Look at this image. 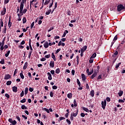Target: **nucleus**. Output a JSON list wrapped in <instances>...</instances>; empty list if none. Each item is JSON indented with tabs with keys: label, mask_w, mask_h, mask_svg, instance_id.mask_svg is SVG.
Listing matches in <instances>:
<instances>
[{
	"label": "nucleus",
	"mask_w": 125,
	"mask_h": 125,
	"mask_svg": "<svg viewBox=\"0 0 125 125\" xmlns=\"http://www.w3.org/2000/svg\"><path fill=\"white\" fill-rule=\"evenodd\" d=\"M27 0H21V2L20 7V13L21 14L23 11V8H24V3H26Z\"/></svg>",
	"instance_id": "nucleus-1"
},
{
	"label": "nucleus",
	"mask_w": 125,
	"mask_h": 125,
	"mask_svg": "<svg viewBox=\"0 0 125 125\" xmlns=\"http://www.w3.org/2000/svg\"><path fill=\"white\" fill-rule=\"evenodd\" d=\"M124 9H125V6H124L123 4H120L117 6V11L118 12H120V11H122V10H124Z\"/></svg>",
	"instance_id": "nucleus-2"
},
{
	"label": "nucleus",
	"mask_w": 125,
	"mask_h": 125,
	"mask_svg": "<svg viewBox=\"0 0 125 125\" xmlns=\"http://www.w3.org/2000/svg\"><path fill=\"white\" fill-rule=\"evenodd\" d=\"M98 74V71H96V70H94L93 74L90 77L91 80H93L94 78H95L97 74Z\"/></svg>",
	"instance_id": "nucleus-3"
},
{
	"label": "nucleus",
	"mask_w": 125,
	"mask_h": 125,
	"mask_svg": "<svg viewBox=\"0 0 125 125\" xmlns=\"http://www.w3.org/2000/svg\"><path fill=\"white\" fill-rule=\"evenodd\" d=\"M101 104L103 109L105 110V108H106V105H107V102L106 101V100H104V101H102Z\"/></svg>",
	"instance_id": "nucleus-4"
},
{
	"label": "nucleus",
	"mask_w": 125,
	"mask_h": 125,
	"mask_svg": "<svg viewBox=\"0 0 125 125\" xmlns=\"http://www.w3.org/2000/svg\"><path fill=\"white\" fill-rule=\"evenodd\" d=\"M79 114V108H76V111H74L73 114H71L72 116L73 117H77Z\"/></svg>",
	"instance_id": "nucleus-5"
},
{
	"label": "nucleus",
	"mask_w": 125,
	"mask_h": 125,
	"mask_svg": "<svg viewBox=\"0 0 125 125\" xmlns=\"http://www.w3.org/2000/svg\"><path fill=\"white\" fill-rule=\"evenodd\" d=\"M9 79H11V75L9 74L5 75L4 80H9Z\"/></svg>",
	"instance_id": "nucleus-6"
},
{
	"label": "nucleus",
	"mask_w": 125,
	"mask_h": 125,
	"mask_svg": "<svg viewBox=\"0 0 125 125\" xmlns=\"http://www.w3.org/2000/svg\"><path fill=\"white\" fill-rule=\"evenodd\" d=\"M6 13V8L5 7L3 8V10L1 12V15L3 16Z\"/></svg>",
	"instance_id": "nucleus-7"
},
{
	"label": "nucleus",
	"mask_w": 125,
	"mask_h": 125,
	"mask_svg": "<svg viewBox=\"0 0 125 125\" xmlns=\"http://www.w3.org/2000/svg\"><path fill=\"white\" fill-rule=\"evenodd\" d=\"M10 21H11V16L9 17V21H8V27L9 28H10V27H11V26H12V23L11 22H10Z\"/></svg>",
	"instance_id": "nucleus-8"
},
{
	"label": "nucleus",
	"mask_w": 125,
	"mask_h": 125,
	"mask_svg": "<svg viewBox=\"0 0 125 125\" xmlns=\"http://www.w3.org/2000/svg\"><path fill=\"white\" fill-rule=\"evenodd\" d=\"M47 75L48 76V80L51 81V80H52V76L51 75V74L50 72H48Z\"/></svg>",
	"instance_id": "nucleus-9"
},
{
	"label": "nucleus",
	"mask_w": 125,
	"mask_h": 125,
	"mask_svg": "<svg viewBox=\"0 0 125 125\" xmlns=\"http://www.w3.org/2000/svg\"><path fill=\"white\" fill-rule=\"evenodd\" d=\"M12 89H13V92H17V91H18V88H17V86H14L12 87Z\"/></svg>",
	"instance_id": "nucleus-10"
},
{
	"label": "nucleus",
	"mask_w": 125,
	"mask_h": 125,
	"mask_svg": "<svg viewBox=\"0 0 125 125\" xmlns=\"http://www.w3.org/2000/svg\"><path fill=\"white\" fill-rule=\"evenodd\" d=\"M68 33H69V31H68V30H65L62 37L65 38V37H66V35H67Z\"/></svg>",
	"instance_id": "nucleus-11"
},
{
	"label": "nucleus",
	"mask_w": 125,
	"mask_h": 125,
	"mask_svg": "<svg viewBox=\"0 0 125 125\" xmlns=\"http://www.w3.org/2000/svg\"><path fill=\"white\" fill-rule=\"evenodd\" d=\"M86 48H87V46L85 45L83 47V48L81 49V51H83V52H84L85 50H86Z\"/></svg>",
	"instance_id": "nucleus-12"
},
{
	"label": "nucleus",
	"mask_w": 125,
	"mask_h": 125,
	"mask_svg": "<svg viewBox=\"0 0 125 125\" xmlns=\"http://www.w3.org/2000/svg\"><path fill=\"white\" fill-rule=\"evenodd\" d=\"M27 11V9H24L22 10V13L21 14V16H23V14H25Z\"/></svg>",
	"instance_id": "nucleus-13"
},
{
	"label": "nucleus",
	"mask_w": 125,
	"mask_h": 125,
	"mask_svg": "<svg viewBox=\"0 0 125 125\" xmlns=\"http://www.w3.org/2000/svg\"><path fill=\"white\" fill-rule=\"evenodd\" d=\"M27 67H28V62H25L24 65L23 66V70H26Z\"/></svg>",
	"instance_id": "nucleus-14"
},
{
	"label": "nucleus",
	"mask_w": 125,
	"mask_h": 125,
	"mask_svg": "<svg viewBox=\"0 0 125 125\" xmlns=\"http://www.w3.org/2000/svg\"><path fill=\"white\" fill-rule=\"evenodd\" d=\"M50 66L52 68L54 67V61H51L50 62Z\"/></svg>",
	"instance_id": "nucleus-15"
},
{
	"label": "nucleus",
	"mask_w": 125,
	"mask_h": 125,
	"mask_svg": "<svg viewBox=\"0 0 125 125\" xmlns=\"http://www.w3.org/2000/svg\"><path fill=\"white\" fill-rule=\"evenodd\" d=\"M82 81H85V80H86V77H85V75H84V74H82Z\"/></svg>",
	"instance_id": "nucleus-16"
},
{
	"label": "nucleus",
	"mask_w": 125,
	"mask_h": 125,
	"mask_svg": "<svg viewBox=\"0 0 125 125\" xmlns=\"http://www.w3.org/2000/svg\"><path fill=\"white\" fill-rule=\"evenodd\" d=\"M118 54H119L118 51H115V53L112 54V57H113V58H116V56L118 55Z\"/></svg>",
	"instance_id": "nucleus-17"
},
{
	"label": "nucleus",
	"mask_w": 125,
	"mask_h": 125,
	"mask_svg": "<svg viewBox=\"0 0 125 125\" xmlns=\"http://www.w3.org/2000/svg\"><path fill=\"white\" fill-rule=\"evenodd\" d=\"M121 64H122V62H119L118 64H116V66H115V70H118V69H119V67H120V65H121Z\"/></svg>",
	"instance_id": "nucleus-18"
},
{
	"label": "nucleus",
	"mask_w": 125,
	"mask_h": 125,
	"mask_svg": "<svg viewBox=\"0 0 125 125\" xmlns=\"http://www.w3.org/2000/svg\"><path fill=\"white\" fill-rule=\"evenodd\" d=\"M29 91V88L28 87H25V90H24V94L25 95H27L28 94V92Z\"/></svg>",
	"instance_id": "nucleus-19"
},
{
	"label": "nucleus",
	"mask_w": 125,
	"mask_h": 125,
	"mask_svg": "<svg viewBox=\"0 0 125 125\" xmlns=\"http://www.w3.org/2000/svg\"><path fill=\"white\" fill-rule=\"evenodd\" d=\"M29 48L30 49V51L33 52V48L32 47V45H31V39L29 40Z\"/></svg>",
	"instance_id": "nucleus-20"
},
{
	"label": "nucleus",
	"mask_w": 125,
	"mask_h": 125,
	"mask_svg": "<svg viewBox=\"0 0 125 125\" xmlns=\"http://www.w3.org/2000/svg\"><path fill=\"white\" fill-rule=\"evenodd\" d=\"M44 47H45V48H47V47H48L49 45H48V42H45L44 44Z\"/></svg>",
	"instance_id": "nucleus-21"
},
{
	"label": "nucleus",
	"mask_w": 125,
	"mask_h": 125,
	"mask_svg": "<svg viewBox=\"0 0 125 125\" xmlns=\"http://www.w3.org/2000/svg\"><path fill=\"white\" fill-rule=\"evenodd\" d=\"M50 13H51V9H50L49 10H47L45 12V15H49L50 14Z\"/></svg>",
	"instance_id": "nucleus-22"
},
{
	"label": "nucleus",
	"mask_w": 125,
	"mask_h": 125,
	"mask_svg": "<svg viewBox=\"0 0 125 125\" xmlns=\"http://www.w3.org/2000/svg\"><path fill=\"white\" fill-rule=\"evenodd\" d=\"M23 71L21 70V73H20V76L21 78V79H22V80H24V75H23Z\"/></svg>",
	"instance_id": "nucleus-23"
},
{
	"label": "nucleus",
	"mask_w": 125,
	"mask_h": 125,
	"mask_svg": "<svg viewBox=\"0 0 125 125\" xmlns=\"http://www.w3.org/2000/svg\"><path fill=\"white\" fill-rule=\"evenodd\" d=\"M90 95H91V96H92V97H94V90H92L90 91Z\"/></svg>",
	"instance_id": "nucleus-24"
},
{
	"label": "nucleus",
	"mask_w": 125,
	"mask_h": 125,
	"mask_svg": "<svg viewBox=\"0 0 125 125\" xmlns=\"http://www.w3.org/2000/svg\"><path fill=\"white\" fill-rule=\"evenodd\" d=\"M52 58H53L54 61H56V57H55V55H54V53H52Z\"/></svg>",
	"instance_id": "nucleus-25"
},
{
	"label": "nucleus",
	"mask_w": 125,
	"mask_h": 125,
	"mask_svg": "<svg viewBox=\"0 0 125 125\" xmlns=\"http://www.w3.org/2000/svg\"><path fill=\"white\" fill-rule=\"evenodd\" d=\"M21 108L22 109V110H27V106H26L25 105L22 104L21 106Z\"/></svg>",
	"instance_id": "nucleus-26"
},
{
	"label": "nucleus",
	"mask_w": 125,
	"mask_h": 125,
	"mask_svg": "<svg viewBox=\"0 0 125 125\" xmlns=\"http://www.w3.org/2000/svg\"><path fill=\"white\" fill-rule=\"evenodd\" d=\"M82 109H83V110L85 112H87V113H88V112H89V110H88V108H87L86 107H83Z\"/></svg>",
	"instance_id": "nucleus-27"
},
{
	"label": "nucleus",
	"mask_w": 125,
	"mask_h": 125,
	"mask_svg": "<svg viewBox=\"0 0 125 125\" xmlns=\"http://www.w3.org/2000/svg\"><path fill=\"white\" fill-rule=\"evenodd\" d=\"M0 25L1 27H3V21L1 18L0 19Z\"/></svg>",
	"instance_id": "nucleus-28"
},
{
	"label": "nucleus",
	"mask_w": 125,
	"mask_h": 125,
	"mask_svg": "<svg viewBox=\"0 0 125 125\" xmlns=\"http://www.w3.org/2000/svg\"><path fill=\"white\" fill-rule=\"evenodd\" d=\"M72 95H73V94H72L71 93H69L67 94L68 98H69V99H71V98H72Z\"/></svg>",
	"instance_id": "nucleus-29"
},
{
	"label": "nucleus",
	"mask_w": 125,
	"mask_h": 125,
	"mask_svg": "<svg viewBox=\"0 0 125 125\" xmlns=\"http://www.w3.org/2000/svg\"><path fill=\"white\" fill-rule=\"evenodd\" d=\"M124 93V91H122V90H120L119 91V92L118 93V95L120 97H121V96H122L123 95Z\"/></svg>",
	"instance_id": "nucleus-30"
},
{
	"label": "nucleus",
	"mask_w": 125,
	"mask_h": 125,
	"mask_svg": "<svg viewBox=\"0 0 125 125\" xmlns=\"http://www.w3.org/2000/svg\"><path fill=\"white\" fill-rule=\"evenodd\" d=\"M27 22V19H26V17H23L22 19V23L23 24H25Z\"/></svg>",
	"instance_id": "nucleus-31"
},
{
	"label": "nucleus",
	"mask_w": 125,
	"mask_h": 125,
	"mask_svg": "<svg viewBox=\"0 0 125 125\" xmlns=\"http://www.w3.org/2000/svg\"><path fill=\"white\" fill-rule=\"evenodd\" d=\"M49 2H50V0H45V2L44 3V5H46L49 3Z\"/></svg>",
	"instance_id": "nucleus-32"
},
{
	"label": "nucleus",
	"mask_w": 125,
	"mask_h": 125,
	"mask_svg": "<svg viewBox=\"0 0 125 125\" xmlns=\"http://www.w3.org/2000/svg\"><path fill=\"white\" fill-rule=\"evenodd\" d=\"M73 103H74V107H77V106H78V104H77V101H76V99L74 100Z\"/></svg>",
	"instance_id": "nucleus-33"
},
{
	"label": "nucleus",
	"mask_w": 125,
	"mask_h": 125,
	"mask_svg": "<svg viewBox=\"0 0 125 125\" xmlns=\"http://www.w3.org/2000/svg\"><path fill=\"white\" fill-rule=\"evenodd\" d=\"M4 42H5V37L4 38H3V39L2 40V42H1V46H4Z\"/></svg>",
	"instance_id": "nucleus-34"
},
{
	"label": "nucleus",
	"mask_w": 125,
	"mask_h": 125,
	"mask_svg": "<svg viewBox=\"0 0 125 125\" xmlns=\"http://www.w3.org/2000/svg\"><path fill=\"white\" fill-rule=\"evenodd\" d=\"M77 83H78L79 86L81 87V82H80V80H79V79H77Z\"/></svg>",
	"instance_id": "nucleus-35"
},
{
	"label": "nucleus",
	"mask_w": 125,
	"mask_h": 125,
	"mask_svg": "<svg viewBox=\"0 0 125 125\" xmlns=\"http://www.w3.org/2000/svg\"><path fill=\"white\" fill-rule=\"evenodd\" d=\"M54 0H51L52 2L50 3V5H49V8H51V7L52 6V5H53V2H54Z\"/></svg>",
	"instance_id": "nucleus-36"
},
{
	"label": "nucleus",
	"mask_w": 125,
	"mask_h": 125,
	"mask_svg": "<svg viewBox=\"0 0 125 125\" xmlns=\"http://www.w3.org/2000/svg\"><path fill=\"white\" fill-rule=\"evenodd\" d=\"M10 53V50H8L6 54H5V57H8V56L9 55Z\"/></svg>",
	"instance_id": "nucleus-37"
},
{
	"label": "nucleus",
	"mask_w": 125,
	"mask_h": 125,
	"mask_svg": "<svg viewBox=\"0 0 125 125\" xmlns=\"http://www.w3.org/2000/svg\"><path fill=\"white\" fill-rule=\"evenodd\" d=\"M93 73H94V72L93 71V68H92V69L89 72V76H90V75H92V74H93Z\"/></svg>",
	"instance_id": "nucleus-38"
},
{
	"label": "nucleus",
	"mask_w": 125,
	"mask_h": 125,
	"mask_svg": "<svg viewBox=\"0 0 125 125\" xmlns=\"http://www.w3.org/2000/svg\"><path fill=\"white\" fill-rule=\"evenodd\" d=\"M55 73L56 74H59V73H60V68H57L55 71Z\"/></svg>",
	"instance_id": "nucleus-39"
},
{
	"label": "nucleus",
	"mask_w": 125,
	"mask_h": 125,
	"mask_svg": "<svg viewBox=\"0 0 125 125\" xmlns=\"http://www.w3.org/2000/svg\"><path fill=\"white\" fill-rule=\"evenodd\" d=\"M12 83V82H11V81H8L6 83V85H10V84H11Z\"/></svg>",
	"instance_id": "nucleus-40"
},
{
	"label": "nucleus",
	"mask_w": 125,
	"mask_h": 125,
	"mask_svg": "<svg viewBox=\"0 0 125 125\" xmlns=\"http://www.w3.org/2000/svg\"><path fill=\"white\" fill-rule=\"evenodd\" d=\"M96 57V53H94L92 54V55L91 56V58H95Z\"/></svg>",
	"instance_id": "nucleus-41"
},
{
	"label": "nucleus",
	"mask_w": 125,
	"mask_h": 125,
	"mask_svg": "<svg viewBox=\"0 0 125 125\" xmlns=\"http://www.w3.org/2000/svg\"><path fill=\"white\" fill-rule=\"evenodd\" d=\"M0 64H2V65H3V64H4V59H2L1 60V61H0Z\"/></svg>",
	"instance_id": "nucleus-42"
},
{
	"label": "nucleus",
	"mask_w": 125,
	"mask_h": 125,
	"mask_svg": "<svg viewBox=\"0 0 125 125\" xmlns=\"http://www.w3.org/2000/svg\"><path fill=\"white\" fill-rule=\"evenodd\" d=\"M21 103H26V99L23 98L22 100H21Z\"/></svg>",
	"instance_id": "nucleus-43"
},
{
	"label": "nucleus",
	"mask_w": 125,
	"mask_h": 125,
	"mask_svg": "<svg viewBox=\"0 0 125 125\" xmlns=\"http://www.w3.org/2000/svg\"><path fill=\"white\" fill-rule=\"evenodd\" d=\"M3 34H6V26H4V29L3 30Z\"/></svg>",
	"instance_id": "nucleus-44"
},
{
	"label": "nucleus",
	"mask_w": 125,
	"mask_h": 125,
	"mask_svg": "<svg viewBox=\"0 0 125 125\" xmlns=\"http://www.w3.org/2000/svg\"><path fill=\"white\" fill-rule=\"evenodd\" d=\"M32 52H32V51H30L29 52V55H28V58H29V59H31V56L32 55Z\"/></svg>",
	"instance_id": "nucleus-45"
},
{
	"label": "nucleus",
	"mask_w": 125,
	"mask_h": 125,
	"mask_svg": "<svg viewBox=\"0 0 125 125\" xmlns=\"http://www.w3.org/2000/svg\"><path fill=\"white\" fill-rule=\"evenodd\" d=\"M43 110L44 111H45L46 112H47V113H48V114H49L50 112H49V109L46 108H44Z\"/></svg>",
	"instance_id": "nucleus-46"
},
{
	"label": "nucleus",
	"mask_w": 125,
	"mask_h": 125,
	"mask_svg": "<svg viewBox=\"0 0 125 125\" xmlns=\"http://www.w3.org/2000/svg\"><path fill=\"white\" fill-rule=\"evenodd\" d=\"M62 120H65V117H60L59 120H58V121L60 122L62 121Z\"/></svg>",
	"instance_id": "nucleus-47"
},
{
	"label": "nucleus",
	"mask_w": 125,
	"mask_h": 125,
	"mask_svg": "<svg viewBox=\"0 0 125 125\" xmlns=\"http://www.w3.org/2000/svg\"><path fill=\"white\" fill-rule=\"evenodd\" d=\"M117 40H118V35H116L114 39H113V42H116V41H117Z\"/></svg>",
	"instance_id": "nucleus-48"
},
{
	"label": "nucleus",
	"mask_w": 125,
	"mask_h": 125,
	"mask_svg": "<svg viewBox=\"0 0 125 125\" xmlns=\"http://www.w3.org/2000/svg\"><path fill=\"white\" fill-rule=\"evenodd\" d=\"M54 94V93H53V91H51L50 92V97H53Z\"/></svg>",
	"instance_id": "nucleus-49"
},
{
	"label": "nucleus",
	"mask_w": 125,
	"mask_h": 125,
	"mask_svg": "<svg viewBox=\"0 0 125 125\" xmlns=\"http://www.w3.org/2000/svg\"><path fill=\"white\" fill-rule=\"evenodd\" d=\"M34 25H35V21H33V22L31 23V25H30L31 29H33V27H34Z\"/></svg>",
	"instance_id": "nucleus-50"
},
{
	"label": "nucleus",
	"mask_w": 125,
	"mask_h": 125,
	"mask_svg": "<svg viewBox=\"0 0 125 125\" xmlns=\"http://www.w3.org/2000/svg\"><path fill=\"white\" fill-rule=\"evenodd\" d=\"M12 125H15L17 124V122H16V121L14 120L13 122H12Z\"/></svg>",
	"instance_id": "nucleus-51"
},
{
	"label": "nucleus",
	"mask_w": 125,
	"mask_h": 125,
	"mask_svg": "<svg viewBox=\"0 0 125 125\" xmlns=\"http://www.w3.org/2000/svg\"><path fill=\"white\" fill-rule=\"evenodd\" d=\"M80 116L82 117V118H84L85 116V113H81Z\"/></svg>",
	"instance_id": "nucleus-52"
},
{
	"label": "nucleus",
	"mask_w": 125,
	"mask_h": 125,
	"mask_svg": "<svg viewBox=\"0 0 125 125\" xmlns=\"http://www.w3.org/2000/svg\"><path fill=\"white\" fill-rule=\"evenodd\" d=\"M116 61H117V58H114L113 60V62H112L113 65H114V63H115V62H116Z\"/></svg>",
	"instance_id": "nucleus-53"
},
{
	"label": "nucleus",
	"mask_w": 125,
	"mask_h": 125,
	"mask_svg": "<svg viewBox=\"0 0 125 125\" xmlns=\"http://www.w3.org/2000/svg\"><path fill=\"white\" fill-rule=\"evenodd\" d=\"M29 90L30 92H33L34 91V88L29 87Z\"/></svg>",
	"instance_id": "nucleus-54"
},
{
	"label": "nucleus",
	"mask_w": 125,
	"mask_h": 125,
	"mask_svg": "<svg viewBox=\"0 0 125 125\" xmlns=\"http://www.w3.org/2000/svg\"><path fill=\"white\" fill-rule=\"evenodd\" d=\"M102 79V75L100 74L97 78V80H101Z\"/></svg>",
	"instance_id": "nucleus-55"
},
{
	"label": "nucleus",
	"mask_w": 125,
	"mask_h": 125,
	"mask_svg": "<svg viewBox=\"0 0 125 125\" xmlns=\"http://www.w3.org/2000/svg\"><path fill=\"white\" fill-rule=\"evenodd\" d=\"M106 100L107 102H110L111 101V99L109 97H106Z\"/></svg>",
	"instance_id": "nucleus-56"
},
{
	"label": "nucleus",
	"mask_w": 125,
	"mask_h": 125,
	"mask_svg": "<svg viewBox=\"0 0 125 125\" xmlns=\"http://www.w3.org/2000/svg\"><path fill=\"white\" fill-rule=\"evenodd\" d=\"M24 96V91L22 90L21 93V97H23Z\"/></svg>",
	"instance_id": "nucleus-57"
},
{
	"label": "nucleus",
	"mask_w": 125,
	"mask_h": 125,
	"mask_svg": "<svg viewBox=\"0 0 125 125\" xmlns=\"http://www.w3.org/2000/svg\"><path fill=\"white\" fill-rule=\"evenodd\" d=\"M89 62L90 63H93V59H92V58H90V60L89 61Z\"/></svg>",
	"instance_id": "nucleus-58"
},
{
	"label": "nucleus",
	"mask_w": 125,
	"mask_h": 125,
	"mask_svg": "<svg viewBox=\"0 0 125 125\" xmlns=\"http://www.w3.org/2000/svg\"><path fill=\"white\" fill-rule=\"evenodd\" d=\"M28 77L30 78V79H32V74L30 72H28Z\"/></svg>",
	"instance_id": "nucleus-59"
},
{
	"label": "nucleus",
	"mask_w": 125,
	"mask_h": 125,
	"mask_svg": "<svg viewBox=\"0 0 125 125\" xmlns=\"http://www.w3.org/2000/svg\"><path fill=\"white\" fill-rule=\"evenodd\" d=\"M52 88L53 89H57V88H58V87L56 85H53L52 86Z\"/></svg>",
	"instance_id": "nucleus-60"
},
{
	"label": "nucleus",
	"mask_w": 125,
	"mask_h": 125,
	"mask_svg": "<svg viewBox=\"0 0 125 125\" xmlns=\"http://www.w3.org/2000/svg\"><path fill=\"white\" fill-rule=\"evenodd\" d=\"M52 30H54V27H50L49 30H48V32H50Z\"/></svg>",
	"instance_id": "nucleus-61"
},
{
	"label": "nucleus",
	"mask_w": 125,
	"mask_h": 125,
	"mask_svg": "<svg viewBox=\"0 0 125 125\" xmlns=\"http://www.w3.org/2000/svg\"><path fill=\"white\" fill-rule=\"evenodd\" d=\"M18 73V70H17V69H16L14 71V76H15V75Z\"/></svg>",
	"instance_id": "nucleus-62"
},
{
	"label": "nucleus",
	"mask_w": 125,
	"mask_h": 125,
	"mask_svg": "<svg viewBox=\"0 0 125 125\" xmlns=\"http://www.w3.org/2000/svg\"><path fill=\"white\" fill-rule=\"evenodd\" d=\"M16 118L18 120V121H19V122H20L21 120H20V117H19L18 116V115H16Z\"/></svg>",
	"instance_id": "nucleus-63"
},
{
	"label": "nucleus",
	"mask_w": 125,
	"mask_h": 125,
	"mask_svg": "<svg viewBox=\"0 0 125 125\" xmlns=\"http://www.w3.org/2000/svg\"><path fill=\"white\" fill-rule=\"evenodd\" d=\"M45 58H50V54H49L48 55H47L45 56Z\"/></svg>",
	"instance_id": "nucleus-64"
}]
</instances>
